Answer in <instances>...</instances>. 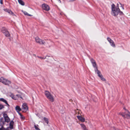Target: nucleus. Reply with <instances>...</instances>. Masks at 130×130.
Listing matches in <instances>:
<instances>
[{
    "instance_id": "nucleus-1",
    "label": "nucleus",
    "mask_w": 130,
    "mask_h": 130,
    "mask_svg": "<svg viewBox=\"0 0 130 130\" xmlns=\"http://www.w3.org/2000/svg\"><path fill=\"white\" fill-rule=\"evenodd\" d=\"M111 9L112 14L114 16L117 15L120 10L119 8H117L115 7V5L114 4H113L111 5Z\"/></svg>"
},
{
    "instance_id": "nucleus-2",
    "label": "nucleus",
    "mask_w": 130,
    "mask_h": 130,
    "mask_svg": "<svg viewBox=\"0 0 130 130\" xmlns=\"http://www.w3.org/2000/svg\"><path fill=\"white\" fill-rule=\"evenodd\" d=\"M0 82L6 85H9L11 83L10 81L4 78L3 77H1L0 78Z\"/></svg>"
},
{
    "instance_id": "nucleus-3",
    "label": "nucleus",
    "mask_w": 130,
    "mask_h": 130,
    "mask_svg": "<svg viewBox=\"0 0 130 130\" xmlns=\"http://www.w3.org/2000/svg\"><path fill=\"white\" fill-rule=\"evenodd\" d=\"M121 115L124 118H126L127 119L130 118V112L128 110H126L125 113H121Z\"/></svg>"
},
{
    "instance_id": "nucleus-4",
    "label": "nucleus",
    "mask_w": 130,
    "mask_h": 130,
    "mask_svg": "<svg viewBox=\"0 0 130 130\" xmlns=\"http://www.w3.org/2000/svg\"><path fill=\"white\" fill-rule=\"evenodd\" d=\"M36 42L40 44H44L45 43L43 40H41L38 37H36L35 38Z\"/></svg>"
},
{
    "instance_id": "nucleus-5",
    "label": "nucleus",
    "mask_w": 130,
    "mask_h": 130,
    "mask_svg": "<svg viewBox=\"0 0 130 130\" xmlns=\"http://www.w3.org/2000/svg\"><path fill=\"white\" fill-rule=\"evenodd\" d=\"M28 109V107L25 103H23L22 106V109L23 112H26Z\"/></svg>"
},
{
    "instance_id": "nucleus-6",
    "label": "nucleus",
    "mask_w": 130,
    "mask_h": 130,
    "mask_svg": "<svg viewBox=\"0 0 130 130\" xmlns=\"http://www.w3.org/2000/svg\"><path fill=\"white\" fill-rule=\"evenodd\" d=\"M42 6L43 9L47 11H48L50 10L49 6L47 4H43L42 5Z\"/></svg>"
},
{
    "instance_id": "nucleus-7",
    "label": "nucleus",
    "mask_w": 130,
    "mask_h": 130,
    "mask_svg": "<svg viewBox=\"0 0 130 130\" xmlns=\"http://www.w3.org/2000/svg\"><path fill=\"white\" fill-rule=\"evenodd\" d=\"M107 40L109 42L110 45L113 47H116L113 41L111 40L110 38L108 37L107 38Z\"/></svg>"
},
{
    "instance_id": "nucleus-8",
    "label": "nucleus",
    "mask_w": 130,
    "mask_h": 130,
    "mask_svg": "<svg viewBox=\"0 0 130 130\" xmlns=\"http://www.w3.org/2000/svg\"><path fill=\"white\" fill-rule=\"evenodd\" d=\"M91 61L92 63L93 67L94 68H95L97 67L95 61L93 59H91L90 60Z\"/></svg>"
},
{
    "instance_id": "nucleus-9",
    "label": "nucleus",
    "mask_w": 130,
    "mask_h": 130,
    "mask_svg": "<svg viewBox=\"0 0 130 130\" xmlns=\"http://www.w3.org/2000/svg\"><path fill=\"white\" fill-rule=\"evenodd\" d=\"M5 121L8 122L10 121V119L7 115H5L4 116Z\"/></svg>"
},
{
    "instance_id": "nucleus-10",
    "label": "nucleus",
    "mask_w": 130,
    "mask_h": 130,
    "mask_svg": "<svg viewBox=\"0 0 130 130\" xmlns=\"http://www.w3.org/2000/svg\"><path fill=\"white\" fill-rule=\"evenodd\" d=\"M47 98L50 100V101L52 102H53L54 101V99L51 94Z\"/></svg>"
},
{
    "instance_id": "nucleus-11",
    "label": "nucleus",
    "mask_w": 130,
    "mask_h": 130,
    "mask_svg": "<svg viewBox=\"0 0 130 130\" xmlns=\"http://www.w3.org/2000/svg\"><path fill=\"white\" fill-rule=\"evenodd\" d=\"M77 117L78 119L82 122H84L85 121V119L84 118L80 116H77Z\"/></svg>"
},
{
    "instance_id": "nucleus-12",
    "label": "nucleus",
    "mask_w": 130,
    "mask_h": 130,
    "mask_svg": "<svg viewBox=\"0 0 130 130\" xmlns=\"http://www.w3.org/2000/svg\"><path fill=\"white\" fill-rule=\"evenodd\" d=\"M0 101L4 102L7 105H8V106H9V104H8L7 101L6 100L4 99H3V98H0Z\"/></svg>"
},
{
    "instance_id": "nucleus-13",
    "label": "nucleus",
    "mask_w": 130,
    "mask_h": 130,
    "mask_svg": "<svg viewBox=\"0 0 130 130\" xmlns=\"http://www.w3.org/2000/svg\"><path fill=\"white\" fill-rule=\"evenodd\" d=\"M15 109L17 111L19 112L22 109L19 106H17L15 107Z\"/></svg>"
},
{
    "instance_id": "nucleus-14",
    "label": "nucleus",
    "mask_w": 130,
    "mask_h": 130,
    "mask_svg": "<svg viewBox=\"0 0 130 130\" xmlns=\"http://www.w3.org/2000/svg\"><path fill=\"white\" fill-rule=\"evenodd\" d=\"M13 124L14 122L12 120H11L10 121L9 124L10 127L11 129H12L13 128Z\"/></svg>"
},
{
    "instance_id": "nucleus-15",
    "label": "nucleus",
    "mask_w": 130,
    "mask_h": 130,
    "mask_svg": "<svg viewBox=\"0 0 130 130\" xmlns=\"http://www.w3.org/2000/svg\"><path fill=\"white\" fill-rule=\"evenodd\" d=\"M44 93L45 95L47 97L51 94L50 92L47 91H45Z\"/></svg>"
},
{
    "instance_id": "nucleus-16",
    "label": "nucleus",
    "mask_w": 130,
    "mask_h": 130,
    "mask_svg": "<svg viewBox=\"0 0 130 130\" xmlns=\"http://www.w3.org/2000/svg\"><path fill=\"white\" fill-rule=\"evenodd\" d=\"M18 2L21 5L24 6L25 5V3L22 0H18Z\"/></svg>"
},
{
    "instance_id": "nucleus-17",
    "label": "nucleus",
    "mask_w": 130,
    "mask_h": 130,
    "mask_svg": "<svg viewBox=\"0 0 130 130\" xmlns=\"http://www.w3.org/2000/svg\"><path fill=\"white\" fill-rule=\"evenodd\" d=\"M80 125L83 130H86L87 129L86 128V126L83 124H81Z\"/></svg>"
},
{
    "instance_id": "nucleus-18",
    "label": "nucleus",
    "mask_w": 130,
    "mask_h": 130,
    "mask_svg": "<svg viewBox=\"0 0 130 130\" xmlns=\"http://www.w3.org/2000/svg\"><path fill=\"white\" fill-rule=\"evenodd\" d=\"M4 34L6 37H9L10 36V34L9 32L8 31H6V32Z\"/></svg>"
},
{
    "instance_id": "nucleus-19",
    "label": "nucleus",
    "mask_w": 130,
    "mask_h": 130,
    "mask_svg": "<svg viewBox=\"0 0 130 130\" xmlns=\"http://www.w3.org/2000/svg\"><path fill=\"white\" fill-rule=\"evenodd\" d=\"M7 31V30L4 27H2V28L1 31L4 34Z\"/></svg>"
},
{
    "instance_id": "nucleus-20",
    "label": "nucleus",
    "mask_w": 130,
    "mask_h": 130,
    "mask_svg": "<svg viewBox=\"0 0 130 130\" xmlns=\"http://www.w3.org/2000/svg\"><path fill=\"white\" fill-rule=\"evenodd\" d=\"M8 13L12 15H15V14L14 13L11 11V10H10L8 12Z\"/></svg>"
},
{
    "instance_id": "nucleus-21",
    "label": "nucleus",
    "mask_w": 130,
    "mask_h": 130,
    "mask_svg": "<svg viewBox=\"0 0 130 130\" xmlns=\"http://www.w3.org/2000/svg\"><path fill=\"white\" fill-rule=\"evenodd\" d=\"M44 120V121H45V122H46L47 124H48V119L47 118H46L45 117H44L43 118Z\"/></svg>"
},
{
    "instance_id": "nucleus-22",
    "label": "nucleus",
    "mask_w": 130,
    "mask_h": 130,
    "mask_svg": "<svg viewBox=\"0 0 130 130\" xmlns=\"http://www.w3.org/2000/svg\"><path fill=\"white\" fill-rule=\"evenodd\" d=\"M19 114L20 115L21 119L22 120H24L25 119V117L21 113H19Z\"/></svg>"
},
{
    "instance_id": "nucleus-23",
    "label": "nucleus",
    "mask_w": 130,
    "mask_h": 130,
    "mask_svg": "<svg viewBox=\"0 0 130 130\" xmlns=\"http://www.w3.org/2000/svg\"><path fill=\"white\" fill-rule=\"evenodd\" d=\"M34 127H35V128L36 130H37L39 129V126L37 124L36 125H34Z\"/></svg>"
},
{
    "instance_id": "nucleus-24",
    "label": "nucleus",
    "mask_w": 130,
    "mask_h": 130,
    "mask_svg": "<svg viewBox=\"0 0 130 130\" xmlns=\"http://www.w3.org/2000/svg\"><path fill=\"white\" fill-rule=\"evenodd\" d=\"M24 14L26 15H27L28 16H31V14H29L26 11H24L23 12Z\"/></svg>"
},
{
    "instance_id": "nucleus-25",
    "label": "nucleus",
    "mask_w": 130,
    "mask_h": 130,
    "mask_svg": "<svg viewBox=\"0 0 130 130\" xmlns=\"http://www.w3.org/2000/svg\"><path fill=\"white\" fill-rule=\"evenodd\" d=\"M102 77H101L100 78L103 81H106V79L103 77V76Z\"/></svg>"
},
{
    "instance_id": "nucleus-26",
    "label": "nucleus",
    "mask_w": 130,
    "mask_h": 130,
    "mask_svg": "<svg viewBox=\"0 0 130 130\" xmlns=\"http://www.w3.org/2000/svg\"><path fill=\"white\" fill-rule=\"evenodd\" d=\"M95 69L94 70L96 73L97 72H98V71H100L98 70L97 66L95 67Z\"/></svg>"
},
{
    "instance_id": "nucleus-27",
    "label": "nucleus",
    "mask_w": 130,
    "mask_h": 130,
    "mask_svg": "<svg viewBox=\"0 0 130 130\" xmlns=\"http://www.w3.org/2000/svg\"><path fill=\"white\" fill-rule=\"evenodd\" d=\"M3 10L5 12H7L8 13V12L10 10H9L8 9H7V8H6V9L5 8V9H4Z\"/></svg>"
},
{
    "instance_id": "nucleus-28",
    "label": "nucleus",
    "mask_w": 130,
    "mask_h": 130,
    "mask_svg": "<svg viewBox=\"0 0 130 130\" xmlns=\"http://www.w3.org/2000/svg\"><path fill=\"white\" fill-rule=\"evenodd\" d=\"M4 107L3 105H2L0 104V110L4 108Z\"/></svg>"
},
{
    "instance_id": "nucleus-29",
    "label": "nucleus",
    "mask_w": 130,
    "mask_h": 130,
    "mask_svg": "<svg viewBox=\"0 0 130 130\" xmlns=\"http://www.w3.org/2000/svg\"><path fill=\"white\" fill-rule=\"evenodd\" d=\"M0 130H9L7 129H5L3 127H1L0 128Z\"/></svg>"
},
{
    "instance_id": "nucleus-30",
    "label": "nucleus",
    "mask_w": 130,
    "mask_h": 130,
    "mask_svg": "<svg viewBox=\"0 0 130 130\" xmlns=\"http://www.w3.org/2000/svg\"><path fill=\"white\" fill-rule=\"evenodd\" d=\"M10 96L13 99H14V95L13 94H11V95H10Z\"/></svg>"
},
{
    "instance_id": "nucleus-31",
    "label": "nucleus",
    "mask_w": 130,
    "mask_h": 130,
    "mask_svg": "<svg viewBox=\"0 0 130 130\" xmlns=\"http://www.w3.org/2000/svg\"><path fill=\"white\" fill-rule=\"evenodd\" d=\"M37 57L42 59H44L46 58V57H45V58H43L42 57H40L39 56H37Z\"/></svg>"
},
{
    "instance_id": "nucleus-32",
    "label": "nucleus",
    "mask_w": 130,
    "mask_h": 130,
    "mask_svg": "<svg viewBox=\"0 0 130 130\" xmlns=\"http://www.w3.org/2000/svg\"><path fill=\"white\" fill-rule=\"evenodd\" d=\"M17 95V96L18 97V98H22V96H21V95H20V94H17V95Z\"/></svg>"
},
{
    "instance_id": "nucleus-33",
    "label": "nucleus",
    "mask_w": 130,
    "mask_h": 130,
    "mask_svg": "<svg viewBox=\"0 0 130 130\" xmlns=\"http://www.w3.org/2000/svg\"><path fill=\"white\" fill-rule=\"evenodd\" d=\"M120 5H121V7L123 10H124V5H122L120 3H119Z\"/></svg>"
},
{
    "instance_id": "nucleus-34",
    "label": "nucleus",
    "mask_w": 130,
    "mask_h": 130,
    "mask_svg": "<svg viewBox=\"0 0 130 130\" xmlns=\"http://www.w3.org/2000/svg\"><path fill=\"white\" fill-rule=\"evenodd\" d=\"M96 73L98 75V76H99V75H100V74H101V72L100 71H98V72H96Z\"/></svg>"
},
{
    "instance_id": "nucleus-35",
    "label": "nucleus",
    "mask_w": 130,
    "mask_h": 130,
    "mask_svg": "<svg viewBox=\"0 0 130 130\" xmlns=\"http://www.w3.org/2000/svg\"><path fill=\"white\" fill-rule=\"evenodd\" d=\"M119 13L120 14L122 15L123 14V12L122 11H121L120 10V11H119Z\"/></svg>"
},
{
    "instance_id": "nucleus-36",
    "label": "nucleus",
    "mask_w": 130,
    "mask_h": 130,
    "mask_svg": "<svg viewBox=\"0 0 130 130\" xmlns=\"http://www.w3.org/2000/svg\"><path fill=\"white\" fill-rule=\"evenodd\" d=\"M103 76V75L101 74L100 75H99V76H98L100 78L101 77H102V76Z\"/></svg>"
},
{
    "instance_id": "nucleus-37",
    "label": "nucleus",
    "mask_w": 130,
    "mask_h": 130,
    "mask_svg": "<svg viewBox=\"0 0 130 130\" xmlns=\"http://www.w3.org/2000/svg\"><path fill=\"white\" fill-rule=\"evenodd\" d=\"M103 76V75L101 74L100 75H99V76H98L100 78L101 77H102V76Z\"/></svg>"
},
{
    "instance_id": "nucleus-38",
    "label": "nucleus",
    "mask_w": 130,
    "mask_h": 130,
    "mask_svg": "<svg viewBox=\"0 0 130 130\" xmlns=\"http://www.w3.org/2000/svg\"><path fill=\"white\" fill-rule=\"evenodd\" d=\"M3 0H0V3L1 4H3Z\"/></svg>"
},
{
    "instance_id": "nucleus-39",
    "label": "nucleus",
    "mask_w": 130,
    "mask_h": 130,
    "mask_svg": "<svg viewBox=\"0 0 130 130\" xmlns=\"http://www.w3.org/2000/svg\"><path fill=\"white\" fill-rule=\"evenodd\" d=\"M119 4H118L117 3V7H116V8H119Z\"/></svg>"
},
{
    "instance_id": "nucleus-40",
    "label": "nucleus",
    "mask_w": 130,
    "mask_h": 130,
    "mask_svg": "<svg viewBox=\"0 0 130 130\" xmlns=\"http://www.w3.org/2000/svg\"><path fill=\"white\" fill-rule=\"evenodd\" d=\"M58 2H59L60 3H61V1L60 0H57Z\"/></svg>"
},
{
    "instance_id": "nucleus-41",
    "label": "nucleus",
    "mask_w": 130,
    "mask_h": 130,
    "mask_svg": "<svg viewBox=\"0 0 130 130\" xmlns=\"http://www.w3.org/2000/svg\"><path fill=\"white\" fill-rule=\"evenodd\" d=\"M123 109H124L125 110H126V111H125V112H126V110H127L125 109V108H124Z\"/></svg>"
},
{
    "instance_id": "nucleus-42",
    "label": "nucleus",
    "mask_w": 130,
    "mask_h": 130,
    "mask_svg": "<svg viewBox=\"0 0 130 130\" xmlns=\"http://www.w3.org/2000/svg\"><path fill=\"white\" fill-rule=\"evenodd\" d=\"M50 57V56H46L45 57L46 58V57Z\"/></svg>"
},
{
    "instance_id": "nucleus-43",
    "label": "nucleus",
    "mask_w": 130,
    "mask_h": 130,
    "mask_svg": "<svg viewBox=\"0 0 130 130\" xmlns=\"http://www.w3.org/2000/svg\"><path fill=\"white\" fill-rule=\"evenodd\" d=\"M75 0H71V1H75Z\"/></svg>"
},
{
    "instance_id": "nucleus-44",
    "label": "nucleus",
    "mask_w": 130,
    "mask_h": 130,
    "mask_svg": "<svg viewBox=\"0 0 130 130\" xmlns=\"http://www.w3.org/2000/svg\"><path fill=\"white\" fill-rule=\"evenodd\" d=\"M113 128L114 129H115V127H113Z\"/></svg>"
},
{
    "instance_id": "nucleus-45",
    "label": "nucleus",
    "mask_w": 130,
    "mask_h": 130,
    "mask_svg": "<svg viewBox=\"0 0 130 130\" xmlns=\"http://www.w3.org/2000/svg\"><path fill=\"white\" fill-rule=\"evenodd\" d=\"M34 55L35 56H36V55Z\"/></svg>"
},
{
    "instance_id": "nucleus-46",
    "label": "nucleus",
    "mask_w": 130,
    "mask_h": 130,
    "mask_svg": "<svg viewBox=\"0 0 130 130\" xmlns=\"http://www.w3.org/2000/svg\"><path fill=\"white\" fill-rule=\"evenodd\" d=\"M129 31H130V30H129Z\"/></svg>"
}]
</instances>
